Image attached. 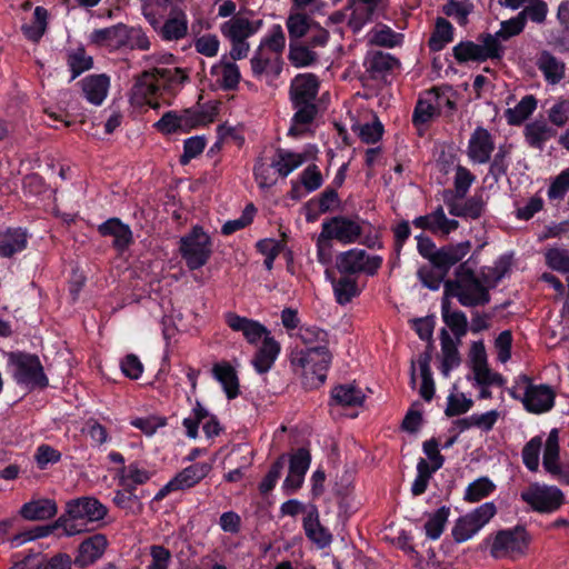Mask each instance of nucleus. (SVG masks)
Masks as SVG:
<instances>
[{
  "label": "nucleus",
  "instance_id": "1",
  "mask_svg": "<svg viewBox=\"0 0 569 569\" xmlns=\"http://www.w3.org/2000/svg\"><path fill=\"white\" fill-rule=\"evenodd\" d=\"M224 322L234 332H240L249 345L261 346L256 351L251 363L258 373L268 372L278 359L281 346L273 338L270 330L261 322L242 317L236 312H226Z\"/></svg>",
  "mask_w": 569,
  "mask_h": 569
},
{
  "label": "nucleus",
  "instance_id": "2",
  "mask_svg": "<svg viewBox=\"0 0 569 569\" xmlns=\"http://www.w3.org/2000/svg\"><path fill=\"white\" fill-rule=\"evenodd\" d=\"M188 79L180 68H154L142 72L132 87L130 100L134 106L161 107L160 98L167 90H173Z\"/></svg>",
  "mask_w": 569,
  "mask_h": 569
},
{
  "label": "nucleus",
  "instance_id": "3",
  "mask_svg": "<svg viewBox=\"0 0 569 569\" xmlns=\"http://www.w3.org/2000/svg\"><path fill=\"white\" fill-rule=\"evenodd\" d=\"M108 509L93 497H81L67 502L66 512L56 521L54 528L67 536H76L92 529L91 525L102 520Z\"/></svg>",
  "mask_w": 569,
  "mask_h": 569
},
{
  "label": "nucleus",
  "instance_id": "4",
  "mask_svg": "<svg viewBox=\"0 0 569 569\" xmlns=\"http://www.w3.org/2000/svg\"><path fill=\"white\" fill-rule=\"evenodd\" d=\"M507 391L511 398L521 401L530 413H546L555 406L553 389L548 385H533L526 375L515 378L513 385Z\"/></svg>",
  "mask_w": 569,
  "mask_h": 569
},
{
  "label": "nucleus",
  "instance_id": "5",
  "mask_svg": "<svg viewBox=\"0 0 569 569\" xmlns=\"http://www.w3.org/2000/svg\"><path fill=\"white\" fill-rule=\"evenodd\" d=\"M446 297H455L465 307L486 305L489 302V293L485 286L477 279L473 272L467 268V263L460 264L457 270V279L445 282Z\"/></svg>",
  "mask_w": 569,
  "mask_h": 569
},
{
  "label": "nucleus",
  "instance_id": "6",
  "mask_svg": "<svg viewBox=\"0 0 569 569\" xmlns=\"http://www.w3.org/2000/svg\"><path fill=\"white\" fill-rule=\"evenodd\" d=\"M261 19L236 16L220 24L221 34L230 42L229 56L232 60L247 58L250 51L248 39L262 28Z\"/></svg>",
  "mask_w": 569,
  "mask_h": 569
},
{
  "label": "nucleus",
  "instance_id": "7",
  "mask_svg": "<svg viewBox=\"0 0 569 569\" xmlns=\"http://www.w3.org/2000/svg\"><path fill=\"white\" fill-rule=\"evenodd\" d=\"M529 541V533L522 527L500 530L492 537L490 555L496 559H516L526 552Z\"/></svg>",
  "mask_w": 569,
  "mask_h": 569
},
{
  "label": "nucleus",
  "instance_id": "8",
  "mask_svg": "<svg viewBox=\"0 0 569 569\" xmlns=\"http://www.w3.org/2000/svg\"><path fill=\"white\" fill-rule=\"evenodd\" d=\"M521 499L537 512L551 513L565 503L563 492L556 486L535 482L521 491Z\"/></svg>",
  "mask_w": 569,
  "mask_h": 569
},
{
  "label": "nucleus",
  "instance_id": "9",
  "mask_svg": "<svg viewBox=\"0 0 569 569\" xmlns=\"http://www.w3.org/2000/svg\"><path fill=\"white\" fill-rule=\"evenodd\" d=\"M382 257L369 254L363 249L352 248L339 253L336 258V268L342 274L365 273L375 276L381 268Z\"/></svg>",
  "mask_w": 569,
  "mask_h": 569
},
{
  "label": "nucleus",
  "instance_id": "10",
  "mask_svg": "<svg viewBox=\"0 0 569 569\" xmlns=\"http://www.w3.org/2000/svg\"><path fill=\"white\" fill-rule=\"evenodd\" d=\"M497 513L493 502H485L467 515L460 517L453 528V539L461 543L475 537Z\"/></svg>",
  "mask_w": 569,
  "mask_h": 569
},
{
  "label": "nucleus",
  "instance_id": "11",
  "mask_svg": "<svg viewBox=\"0 0 569 569\" xmlns=\"http://www.w3.org/2000/svg\"><path fill=\"white\" fill-rule=\"evenodd\" d=\"M180 252L189 269L201 268L211 254L210 237L201 228L194 227L189 234L181 238Z\"/></svg>",
  "mask_w": 569,
  "mask_h": 569
},
{
  "label": "nucleus",
  "instance_id": "12",
  "mask_svg": "<svg viewBox=\"0 0 569 569\" xmlns=\"http://www.w3.org/2000/svg\"><path fill=\"white\" fill-rule=\"evenodd\" d=\"M206 114L198 109H184L180 112L168 111L153 124L162 134L186 133L206 124Z\"/></svg>",
  "mask_w": 569,
  "mask_h": 569
},
{
  "label": "nucleus",
  "instance_id": "13",
  "mask_svg": "<svg viewBox=\"0 0 569 569\" xmlns=\"http://www.w3.org/2000/svg\"><path fill=\"white\" fill-rule=\"evenodd\" d=\"M502 54V44L498 43L497 37H493L490 33L485 36L479 43L465 41L458 43L453 48V56L460 63L499 59Z\"/></svg>",
  "mask_w": 569,
  "mask_h": 569
},
{
  "label": "nucleus",
  "instance_id": "14",
  "mask_svg": "<svg viewBox=\"0 0 569 569\" xmlns=\"http://www.w3.org/2000/svg\"><path fill=\"white\" fill-rule=\"evenodd\" d=\"M331 353L326 345H317L292 353L291 362L305 370L306 373H313L317 376L320 383L326 380V371L331 363Z\"/></svg>",
  "mask_w": 569,
  "mask_h": 569
},
{
  "label": "nucleus",
  "instance_id": "15",
  "mask_svg": "<svg viewBox=\"0 0 569 569\" xmlns=\"http://www.w3.org/2000/svg\"><path fill=\"white\" fill-rule=\"evenodd\" d=\"M12 363L18 383L30 388H43L48 385V379L37 356L20 353L12 357Z\"/></svg>",
  "mask_w": 569,
  "mask_h": 569
},
{
  "label": "nucleus",
  "instance_id": "16",
  "mask_svg": "<svg viewBox=\"0 0 569 569\" xmlns=\"http://www.w3.org/2000/svg\"><path fill=\"white\" fill-rule=\"evenodd\" d=\"M559 430H550L546 441L542 456V466L545 470L563 483L569 486V462L560 465Z\"/></svg>",
  "mask_w": 569,
  "mask_h": 569
},
{
  "label": "nucleus",
  "instance_id": "17",
  "mask_svg": "<svg viewBox=\"0 0 569 569\" xmlns=\"http://www.w3.org/2000/svg\"><path fill=\"white\" fill-rule=\"evenodd\" d=\"M443 106L453 108V102L438 90L433 89L425 92L418 100L413 111L412 121L416 127H421L435 119Z\"/></svg>",
  "mask_w": 569,
  "mask_h": 569
},
{
  "label": "nucleus",
  "instance_id": "18",
  "mask_svg": "<svg viewBox=\"0 0 569 569\" xmlns=\"http://www.w3.org/2000/svg\"><path fill=\"white\" fill-rule=\"evenodd\" d=\"M321 231L323 238L350 244L358 241L362 229L356 220L339 216L323 221Z\"/></svg>",
  "mask_w": 569,
  "mask_h": 569
},
{
  "label": "nucleus",
  "instance_id": "19",
  "mask_svg": "<svg viewBox=\"0 0 569 569\" xmlns=\"http://www.w3.org/2000/svg\"><path fill=\"white\" fill-rule=\"evenodd\" d=\"M318 148L313 144L306 146L301 151L279 149L273 158V167L282 178L288 177L303 163L317 157Z\"/></svg>",
  "mask_w": 569,
  "mask_h": 569
},
{
  "label": "nucleus",
  "instance_id": "20",
  "mask_svg": "<svg viewBox=\"0 0 569 569\" xmlns=\"http://www.w3.org/2000/svg\"><path fill=\"white\" fill-rule=\"evenodd\" d=\"M495 147L492 134L483 127H477L468 141V158L476 164L487 163L491 159Z\"/></svg>",
  "mask_w": 569,
  "mask_h": 569
},
{
  "label": "nucleus",
  "instance_id": "21",
  "mask_svg": "<svg viewBox=\"0 0 569 569\" xmlns=\"http://www.w3.org/2000/svg\"><path fill=\"white\" fill-rule=\"evenodd\" d=\"M154 475L147 463L132 461L122 466L116 473L118 485L127 491H136L139 486L147 483Z\"/></svg>",
  "mask_w": 569,
  "mask_h": 569
},
{
  "label": "nucleus",
  "instance_id": "22",
  "mask_svg": "<svg viewBox=\"0 0 569 569\" xmlns=\"http://www.w3.org/2000/svg\"><path fill=\"white\" fill-rule=\"evenodd\" d=\"M282 58L257 48L250 59L253 77L271 81L282 71Z\"/></svg>",
  "mask_w": 569,
  "mask_h": 569
},
{
  "label": "nucleus",
  "instance_id": "23",
  "mask_svg": "<svg viewBox=\"0 0 569 569\" xmlns=\"http://www.w3.org/2000/svg\"><path fill=\"white\" fill-rule=\"evenodd\" d=\"M319 80L313 73H300L291 80L290 99L292 104H315Z\"/></svg>",
  "mask_w": 569,
  "mask_h": 569
},
{
  "label": "nucleus",
  "instance_id": "24",
  "mask_svg": "<svg viewBox=\"0 0 569 569\" xmlns=\"http://www.w3.org/2000/svg\"><path fill=\"white\" fill-rule=\"evenodd\" d=\"M412 224L440 236H447L459 227L457 220L449 219L446 216L442 207H438L429 214L415 218Z\"/></svg>",
  "mask_w": 569,
  "mask_h": 569
},
{
  "label": "nucleus",
  "instance_id": "25",
  "mask_svg": "<svg viewBox=\"0 0 569 569\" xmlns=\"http://www.w3.org/2000/svg\"><path fill=\"white\" fill-rule=\"evenodd\" d=\"M236 60L222 56L221 59L211 67L210 73L216 82L224 90L237 88L240 81V70Z\"/></svg>",
  "mask_w": 569,
  "mask_h": 569
},
{
  "label": "nucleus",
  "instance_id": "26",
  "mask_svg": "<svg viewBox=\"0 0 569 569\" xmlns=\"http://www.w3.org/2000/svg\"><path fill=\"white\" fill-rule=\"evenodd\" d=\"M296 110L288 136L293 138H302L311 132L313 120L317 114L316 104H292Z\"/></svg>",
  "mask_w": 569,
  "mask_h": 569
},
{
  "label": "nucleus",
  "instance_id": "27",
  "mask_svg": "<svg viewBox=\"0 0 569 569\" xmlns=\"http://www.w3.org/2000/svg\"><path fill=\"white\" fill-rule=\"evenodd\" d=\"M445 202L450 214L455 217L477 219L483 212V201L480 197H471L463 202H459L451 191H446Z\"/></svg>",
  "mask_w": 569,
  "mask_h": 569
},
{
  "label": "nucleus",
  "instance_id": "28",
  "mask_svg": "<svg viewBox=\"0 0 569 569\" xmlns=\"http://www.w3.org/2000/svg\"><path fill=\"white\" fill-rule=\"evenodd\" d=\"M81 88L84 98L92 104L100 106L108 96L110 78L107 74H90L82 79Z\"/></svg>",
  "mask_w": 569,
  "mask_h": 569
},
{
  "label": "nucleus",
  "instance_id": "29",
  "mask_svg": "<svg viewBox=\"0 0 569 569\" xmlns=\"http://www.w3.org/2000/svg\"><path fill=\"white\" fill-rule=\"evenodd\" d=\"M58 512L57 505L53 500L41 498L33 499L21 506L19 515L29 521L48 520L54 517Z\"/></svg>",
  "mask_w": 569,
  "mask_h": 569
},
{
  "label": "nucleus",
  "instance_id": "30",
  "mask_svg": "<svg viewBox=\"0 0 569 569\" xmlns=\"http://www.w3.org/2000/svg\"><path fill=\"white\" fill-rule=\"evenodd\" d=\"M470 249V241H462L443 247L437 251L435 267L447 272L452 266L461 261L469 253Z\"/></svg>",
  "mask_w": 569,
  "mask_h": 569
},
{
  "label": "nucleus",
  "instance_id": "31",
  "mask_svg": "<svg viewBox=\"0 0 569 569\" xmlns=\"http://www.w3.org/2000/svg\"><path fill=\"white\" fill-rule=\"evenodd\" d=\"M100 234L113 238V246L118 250H124L132 241V232L128 224L118 218H110L98 227Z\"/></svg>",
  "mask_w": 569,
  "mask_h": 569
},
{
  "label": "nucleus",
  "instance_id": "32",
  "mask_svg": "<svg viewBox=\"0 0 569 569\" xmlns=\"http://www.w3.org/2000/svg\"><path fill=\"white\" fill-rule=\"evenodd\" d=\"M365 398L366 396L362 390L355 385H339L331 390L330 405L342 408H356L362 406Z\"/></svg>",
  "mask_w": 569,
  "mask_h": 569
},
{
  "label": "nucleus",
  "instance_id": "33",
  "mask_svg": "<svg viewBox=\"0 0 569 569\" xmlns=\"http://www.w3.org/2000/svg\"><path fill=\"white\" fill-rule=\"evenodd\" d=\"M303 529L306 536L319 548H326L331 543L332 536L329 530L320 523L317 509L313 508L308 511L303 518Z\"/></svg>",
  "mask_w": 569,
  "mask_h": 569
},
{
  "label": "nucleus",
  "instance_id": "34",
  "mask_svg": "<svg viewBox=\"0 0 569 569\" xmlns=\"http://www.w3.org/2000/svg\"><path fill=\"white\" fill-rule=\"evenodd\" d=\"M107 539L102 535H94L84 540L79 547V555L76 562L81 567L93 563L104 552Z\"/></svg>",
  "mask_w": 569,
  "mask_h": 569
},
{
  "label": "nucleus",
  "instance_id": "35",
  "mask_svg": "<svg viewBox=\"0 0 569 569\" xmlns=\"http://www.w3.org/2000/svg\"><path fill=\"white\" fill-rule=\"evenodd\" d=\"M212 375L221 385L228 399H234L239 395V379L234 368L228 362L216 363Z\"/></svg>",
  "mask_w": 569,
  "mask_h": 569
},
{
  "label": "nucleus",
  "instance_id": "36",
  "mask_svg": "<svg viewBox=\"0 0 569 569\" xmlns=\"http://www.w3.org/2000/svg\"><path fill=\"white\" fill-rule=\"evenodd\" d=\"M211 470V465L208 462H197L182 469L172 479L179 490L189 489L202 479H204Z\"/></svg>",
  "mask_w": 569,
  "mask_h": 569
},
{
  "label": "nucleus",
  "instance_id": "37",
  "mask_svg": "<svg viewBox=\"0 0 569 569\" xmlns=\"http://www.w3.org/2000/svg\"><path fill=\"white\" fill-rule=\"evenodd\" d=\"M27 233L24 230L7 229L0 233V256L11 257L17 252L22 251L27 247Z\"/></svg>",
  "mask_w": 569,
  "mask_h": 569
},
{
  "label": "nucleus",
  "instance_id": "38",
  "mask_svg": "<svg viewBox=\"0 0 569 569\" xmlns=\"http://www.w3.org/2000/svg\"><path fill=\"white\" fill-rule=\"evenodd\" d=\"M313 20L301 10L290 8L286 20V27L289 33L290 42H296L306 37Z\"/></svg>",
  "mask_w": 569,
  "mask_h": 569
},
{
  "label": "nucleus",
  "instance_id": "39",
  "mask_svg": "<svg viewBox=\"0 0 569 569\" xmlns=\"http://www.w3.org/2000/svg\"><path fill=\"white\" fill-rule=\"evenodd\" d=\"M556 130L545 120H536L528 123L525 128L527 142L537 149H542L545 143L555 137Z\"/></svg>",
  "mask_w": 569,
  "mask_h": 569
},
{
  "label": "nucleus",
  "instance_id": "40",
  "mask_svg": "<svg viewBox=\"0 0 569 569\" xmlns=\"http://www.w3.org/2000/svg\"><path fill=\"white\" fill-rule=\"evenodd\" d=\"M441 353L442 360L440 371L443 377L448 378L450 372L459 367L460 356L452 338L446 330H442L441 332Z\"/></svg>",
  "mask_w": 569,
  "mask_h": 569
},
{
  "label": "nucleus",
  "instance_id": "41",
  "mask_svg": "<svg viewBox=\"0 0 569 569\" xmlns=\"http://www.w3.org/2000/svg\"><path fill=\"white\" fill-rule=\"evenodd\" d=\"M127 28L123 26H114L111 28L98 29L91 33V40L110 49L124 44Z\"/></svg>",
  "mask_w": 569,
  "mask_h": 569
},
{
  "label": "nucleus",
  "instance_id": "42",
  "mask_svg": "<svg viewBox=\"0 0 569 569\" xmlns=\"http://www.w3.org/2000/svg\"><path fill=\"white\" fill-rule=\"evenodd\" d=\"M188 20L183 12H176L163 24H159L158 31L164 40H179L187 34Z\"/></svg>",
  "mask_w": 569,
  "mask_h": 569
},
{
  "label": "nucleus",
  "instance_id": "43",
  "mask_svg": "<svg viewBox=\"0 0 569 569\" xmlns=\"http://www.w3.org/2000/svg\"><path fill=\"white\" fill-rule=\"evenodd\" d=\"M368 39L372 44L393 48L402 43L403 36L386 24H377L369 31Z\"/></svg>",
  "mask_w": 569,
  "mask_h": 569
},
{
  "label": "nucleus",
  "instance_id": "44",
  "mask_svg": "<svg viewBox=\"0 0 569 569\" xmlns=\"http://www.w3.org/2000/svg\"><path fill=\"white\" fill-rule=\"evenodd\" d=\"M288 59L292 66L305 68L313 64L318 60V54L306 43L296 41L289 43Z\"/></svg>",
  "mask_w": 569,
  "mask_h": 569
},
{
  "label": "nucleus",
  "instance_id": "45",
  "mask_svg": "<svg viewBox=\"0 0 569 569\" xmlns=\"http://www.w3.org/2000/svg\"><path fill=\"white\" fill-rule=\"evenodd\" d=\"M258 48L282 58L286 48V36L282 27L273 24L268 33L261 38Z\"/></svg>",
  "mask_w": 569,
  "mask_h": 569
},
{
  "label": "nucleus",
  "instance_id": "46",
  "mask_svg": "<svg viewBox=\"0 0 569 569\" xmlns=\"http://www.w3.org/2000/svg\"><path fill=\"white\" fill-rule=\"evenodd\" d=\"M430 361L431 355L429 352L420 355L417 361L421 376L420 396L426 401H430L435 395V381L432 379Z\"/></svg>",
  "mask_w": 569,
  "mask_h": 569
},
{
  "label": "nucleus",
  "instance_id": "47",
  "mask_svg": "<svg viewBox=\"0 0 569 569\" xmlns=\"http://www.w3.org/2000/svg\"><path fill=\"white\" fill-rule=\"evenodd\" d=\"M467 379L472 386L502 387L506 383V379L500 373L492 371L488 365L472 368Z\"/></svg>",
  "mask_w": 569,
  "mask_h": 569
},
{
  "label": "nucleus",
  "instance_id": "48",
  "mask_svg": "<svg viewBox=\"0 0 569 569\" xmlns=\"http://www.w3.org/2000/svg\"><path fill=\"white\" fill-rule=\"evenodd\" d=\"M539 70L550 83L559 82L565 76V66L548 52L541 54L538 61Z\"/></svg>",
  "mask_w": 569,
  "mask_h": 569
},
{
  "label": "nucleus",
  "instance_id": "49",
  "mask_svg": "<svg viewBox=\"0 0 569 569\" xmlns=\"http://www.w3.org/2000/svg\"><path fill=\"white\" fill-rule=\"evenodd\" d=\"M537 108V100L533 96L523 97L515 108L506 111V118L510 124H520L523 122Z\"/></svg>",
  "mask_w": 569,
  "mask_h": 569
},
{
  "label": "nucleus",
  "instance_id": "50",
  "mask_svg": "<svg viewBox=\"0 0 569 569\" xmlns=\"http://www.w3.org/2000/svg\"><path fill=\"white\" fill-rule=\"evenodd\" d=\"M496 489L495 483L487 477H481L468 485L465 491V500L478 502L490 496Z\"/></svg>",
  "mask_w": 569,
  "mask_h": 569
},
{
  "label": "nucleus",
  "instance_id": "51",
  "mask_svg": "<svg viewBox=\"0 0 569 569\" xmlns=\"http://www.w3.org/2000/svg\"><path fill=\"white\" fill-rule=\"evenodd\" d=\"M67 62L72 73L71 80L92 67V58L87 54L83 48L69 51Z\"/></svg>",
  "mask_w": 569,
  "mask_h": 569
},
{
  "label": "nucleus",
  "instance_id": "52",
  "mask_svg": "<svg viewBox=\"0 0 569 569\" xmlns=\"http://www.w3.org/2000/svg\"><path fill=\"white\" fill-rule=\"evenodd\" d=\"M452 41V26L446 19L437 20L436 29L429 40V47L433 51H440Z\"/></svg>",
  "mask_w": 569,
  "mask_h": 569
},
{
  "label": "nucleus",
  "instance_id": "53",
  "mask_svg": "<svg viewBox=\"0 0 569 569\" xmlns=\"http://www.w3.org/2000/svg\"><path fill=\"white\" fill-rule=\"evenodd\" d=\"M542 445L541 436L531 438L522 449V462L530 471H537L539 468V458Z\"/></svg>",
  "mask_w": 569,
  "mask_h": 569
},
{
  "label": "nucleus",
  "instance_id": "54",
  "mask_svg": "<svg viewBox=\"0 0 569 569\" xmlns=\"http://www.w3.org/2000/svg\"><path fill=\"white\" fill-rule=\"evenodd\" d=\"M472 405V399L468 398L463 392L457 391L455 386L453 391L447 398L445 412L448 417L459 416L469 411Z\"/></svg>",
  "mask_w": 569,
  "mask_h": 569
},
{
  "label": "nucleus",
  "instance_id": "55",
  "mask_svg": "<svg viewBox=\"0 0 569 569\" xmlns=\"http://www.w3.org/2000/svg\"><path fill=\"white\" fill-rule=\"evenodd\" d=\"M448 517L449 509L446 507H441L432 515H430L427 522L425 523L427 537L432 540L439 539L443 532Z\"/></svg>",
  "mask_w": 569,
  "mask_h": 569
},
{
  "label": "nucleus",
  "instance_id": "56",
  "mask_svg": "<svg viewBox=\"0 0 569 569\" xmlns=\"http://www.w3.org/2000/svg\"><path fill=\"white\" fill-rule=\"evenodd\" d=\"M442 319L457 337L467 332V317L461 311H450L446 301L442 302Z\"/></svg>",
  "mask_w": 569,
  "mask_h": 569
},
{
  "label": "nucleus",
  "instance_id": "57",
  "mask_svg": "<svg viewBox=\"0 0 569 569\" xmlns=\"http://www.w3.org/2000/svg\"><path fill=\"white\" fill-rule=\"evenodd\" d=\"M338 303L346 305L359 295L357 281L350 278H340L332 283Z\"/></svg>",
  "mask_w": 569,
  "mask_h": 569
},
{
  "label": "nucleus",
  "instance_id": "58",
  "mask_svg": "<svg viewBox=\"0 0 569 569\" xmlns=\"http://www.w3.org/2000/svg\"><path fill=\"white\" fill-rule=\"evenodd\" d=\"M254 179L260 188H269L277 182L278 172L273 167V161L268 163L259 160L253 169Z\"/></svg>",
  "mask_w": 569,
  "mask_h": 569
},
{
  "label": "nucleus",
  "instance_id": "59",
  "mask_svg": "<svg viewBox=\"0 0 569 569\" xmlns=\"http://www.w3.org/2000/svg\"><path fill=\"white\" fill-rule=\"evenodd\" d=\"M297 338L308 347H315L317 345L328 346L327 332L319 329L316 326H302L299 328Z\"/></svg>",
  "mask_w": 569,
  "mask_h": 569
},
{
  "label": "nucleus",
  "instance_id": "60",
  "mask_svg": "<svg viewBox=\"0 0 569 569\" xmlns=\"http://www.w3.org/2000/svg\"><path fill=\"white\" fill-rule=\"evenodd\" d=\"M256 211L257 210L252 203L247 204L239 218L228 220L223 223L221 229L222 233L228 236L246 228L252 222Z\"/></svg>",
  "mask_w": 569,
  "mask_h": 569
},
{
  "label": "nucleus",
  "instance_id": "61",
  "mask_svg": "<svg viewBox=\"0 0 569 569\" xmlns=\"http://www.w3.org/2000/svg\"><path fill=\"white\" fill-rule=\"evenodd\" d=\"M526 21L521 13H519L517 17L502 21L499 31L492 36L497 37L498 43L501 44L502 40H507L513 36L519 34L523 30Z\"/></svg>",
  "mask_w": 569,
  "mask_h": 569
},
{
  "label": "nucleus",
  "instance_id": "62",
  "mask_svg": "<svg viewBox=\"0 0 569 569\" xmlns=\"http://www.w3.org/2000/svg\"><path fill=\"white\" fill-rule=\"evenodd\" d=\"M546 263L552 270L569 273V252L565 249L551 248L547 250Z\"/></svg>",
  "mask_w": 569,
  "mask_h": 569
},
{
  "label": "nucleus",
  "instance_id": "63",
  "mask_svg": "<svg viewBox=\"0 0 569 569\" xmlns=\"http://www.w3.org/2000/svg\"><path fill=\"white\" fill-rule=\"evenodd\" d=\"M569 191V168L562 170L550 183L547 196L550 201L562 200Z\"/></svg>",
  "mask_w": 569,
  "mask_h": 569
},
{
  "label": "nucleus",
  "instance_id": "64",
  "mask_svg": "<svg viewBox=\"0 0 569 569\" xmlns=\"http://www.w3.org/2000/svg\"><path fill=\"white\" fill-rule=\"evenodd\" d=\"M150 562L147 569H168L171 562V552L160 545H152L149 548Z\"/></svg>",
  "mask_w": 569,
  "mask_h": 569
}]
</instances>
